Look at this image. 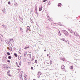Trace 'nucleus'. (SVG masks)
Masks as SVG:
<instances>
[{"mask_svg": "<svg viewBox=\"0 0 80 80\" xmlns=\"http://www.w3.org/2000/svg\"><path fill=\"white\" fill-rule=\"evenodd\" d=\"M8 45H9V47H12V44H11V43H8Z\"/></svg>", "mask_w": 80, "mask_h": 80, "instance_id": "obj_10", "label": "nucleus"}, {"mask_svg": "<svg viewBox=\"0 0 80 80\" xmlns=\"http://www.w3.org/2000/svg\"><path fill=\"white\" fill-rule=\"evenodd\" d=\"M63 61H65V59H63Z\"/></svg>", "mask_w": 80, "mask_h": 80, "instance_id": "obj_32", "label": "nucleus"}, {"mask_svg": "<svg viewBox=\"0 0 80 80\" xmlns=\"http://www.w3.org/2000/svg\"><path fill=\"white\" fill-rule=\"evenodd\" d=\"M31 54H29V58H31Z\"/></svg>", "mask_w": 80, "mask_h": 80, "instance_id": "obj_27", "label": "nucleus"}, {"mask_svg": "<svg viewBox=\"0 0 80 80\" xmlns=\"http://www.w3.org/2000/svg\"><path fill=\"white\" fill-rule=\"evenodd\" d=\"M8 58L9 59H11V58H12V57H11V56H9L8 57Z\"/></svg>", "mask_w": 80, "mask_h": 80, "instance_id": "obj_17", "label": "nucleus"}, {"mask_svg": "<svg viewBox=\"0 0 80 80\" xmlns=\"http://www.w3.org/2000/svg\"><path fill=\"white\" fill-rule=\"evenodd\" d=\"M35 63H37V60H35Z\"/></svg>", "mask_w": 80, "mask_h": 80, "instance_id": "obj_22", "label": "nucleus"}, {"mask_svg": "<svg viewBox=\"0 0 80 80\" xmlns=\"http://www.w3.org/2000/svg\"><path fill=\"white\" fill-rule=\"evenodd\" d=\"M47 1V0H44L43 1V2H46Z\"/></svg>", "mask_w": 80, "mask_h": 80, "instance_id": "obj_28", "label": "nucleus"}, {"mask_svg": "<svg viewBox=\"0 0 80 80\" xmlns=\"http://www.w3.org/2000/svg\"><path fill=\"white\" fill-rule=\"evenodd\" d=\"M24 79L25 80H27V76L26 75H25Z\"/></svg>", "mask_w": 80, "mask_h": 80, "instance_id": "obj_7", "label": "nucleus"}, {"mask_svg": "<svg viewBox=\"0 0 80 80\" xmlns=\"http://www.w3.org/2000/svg\"><path fill=\"white\" fill-rule=\"evenodd\" d=\"M8 75L9 76V77H12V75L9 74Z\"/></svg>", "mask_w": 80, "mask_h": 80, "instance_id": "obj_30", "label": "nucleus"}, {"mask_svg": "<svg viewBox=\"0 0 80 80\" xmlns=\"http://www.w3.org/2000/svg\"><path fill=\"white\" fill-rule=\"evenodd\" d=\"M10 73V71H8L7 72V74H9V73Z\"/></svg>", "mask_w": 80, "mask_h": 80, "instance_id": "obj_23", "label": "nucleus"}, {"mask_svg": "<svg viewBox=\"0 0 80 80\" xmlns=\"http://www.w3.org/2000/svg\"><path fill=\"white\" fill-rule=\"evenodd\" d=\"M74 35H76V36H78L79 35L78 34H77V33L76 32H74Z\"/></svg>", "mask_w": 80, "mask_h": 80, "instance_id": "obj_8", "label": "nucleus"}, {"mask_svg": "<svg viewBox=\"0 0 80 80\" xmlns=\"http://www.w3.org/2000/svg\"><path fill=\"white\" fill-rule=\"evenodd\" d=\"M16 64H17V65H18V63L17 62H16Z\"/></svg>", "mask_w": 80, "mask_h": 80, "instance_id": "obj_36", "label": "nucleus"}, {"mask_svg": "<svg viewBox=\"0 0 80 80\" xmlns=\"http://www.w3.org/2000/svg\"><path fill=\"white\" fill-rule=\"evenodd\" d=\"M47 20H49L50 19V17H49V16H48L47 17Z\"/></svg>", "mask_w": 80, "mask_h": 80, "instance_id": "obj_14", "label": "nucleus"}, {"mask_svg": "<svg viewBox=\"0 0 80 80\" xmlns=\"http://www.w3.org/2000/svg\"><path fill=\"white\" fill-rule=\"evenodd\" d=\"M33 80H35V79H33Z\"/></svg>", "mask_w": 80, "mask_h": 80, "instance_id": "obj_39", "label": "nucleus"}, {"mask_svg": "<svg viewBox=\"0 0 80 80\" xmlns=\"http://www.w3.org/2000/svg\"><path fill=\"white\" fill-rule=\"evenodd\" d=\"M27 56V52H25L24 53V57H26Z\"/></svg>", "mask_w": 80, "mask_h": 80, "instance_id": "obj_20", "label": "nucleus"}, {"mask_svg": "<svg viewBox=\"0 0 80 80\" xmlns=\"http://www.w3.org/2000/svg\"><path fill=\"white\" fill-rule=\"evenodd\" d=\"M70 32L71 33H73V31L72 30H70Z\"/></svg>", "mask_w": 80, "mask_h": 80, "instance_id": "obj_16", "label": "nucleus"}, {"mask_svg": "<svg viewBox=\"0 0 80 80\" xmlns=\"http://www.w3.org/2000/svg\"><path fill=\"white\" fill-rule=\"evenodd\" d=\"M20 30H21V32H23V30L22 28H21L20 29Z\"/></svg>", "mask_w": 80, "mask_h": 80, "instance_id": "obj_21", "label": "nucleus"}, {"mask_svg": "<svg viewBox=\"0 0 80 80\" xmlns=\"http://www.w3.org/2000/svg\"><path fill=\"white\" fill-rule=\"evenodd\" d=\"M31 70H32L33 69V68L32 67H31Z\"/></svg>", "mask_w": 80, "mask_h": 80, "instance_id": "obj_29", "label": "nucleus"}, {"mask_svg": "<svg viewBox=\"0 0 80 80\" xmlns=\"http://www.w3.org/2000/svg\"><path fill=\"white\" fill-rule=\"evenodd\" d=\"M70 68H71V69H73V67L72 66H71L70 67Z\"/></svg>", "mask_w": 80, "mask_h": 80, "instance_id": "obj_18", "label": "nucleus"}, {"mask_svg": "<svg viewBox=\"0 0 80 80\" xmlns=\"http://www.w3.org/2000/svg\"><path fill=\"white\" fill-rule=\"evenodd\" d=\"M27 30H30V28L29 26H28L27 27Z\"/></svg>", "mask_w": 80, "mask_h": 80, "instance_id": "obj_13", "label": "nucleus"}, {"mask_svg": "<svg viewBox=\"0 0 80 80\" xmlns=\"http://www.w3.org/2000/svg\"><path fill=\"white\" fill-rule=\"evenodd\" d=\"M61 5H62V4L59 3L58 5V7H61Z\"/></svg>", "mask_w": 80, "mask_h": 80, "instance_id": "obj_12", "label": "nucleus"}, {"mask_svg": "<svg viewBox=\"0 0 80 80\" xmlns=\"http://www.w3.org/2000/svg\"><path fill=\"white\" fill-rule=\"evenodd\" d=\"M49 58H50V56H49Z\"/></svg>", "mask_w": 80, "mask_h": 80, "instance_id": "obj_38", "label": "nucleus"}, {"mask_svg": "<svg viewBox=\"0 0 80 80\" xmlns=\"http://www.w3.org/2000/svg\"><path fill=\"white\" fill-rule=\"evenodd\" d=\"M32 60H34V58H32Z\"/></svg>", "mask_w": 80, "mask_h": 80, "instance_id": "obj_35", "label": "nucleus"}, {"mask_svg": "<svg viewBox=\"0 0 80 80\" xmlns=\"http://www.w3.org/2000/svg\"><path fill=\"white\" fill-rule=\"evenodd\" d=\"M47 56H48V57L49 56H50V55H49V54H47Z\"/></svg>", "mask_w": 80, "mask_h": 80, "instance_id": "obj_31", "label": "nucleus"}, {"mask_svg": "<svg viewBox=\"0 0 80 80\" xmlns=\"http://www.w3.org/2000/svg\"><path fill=\"white\" fill-rule=\"evenodd\" d=\"M38 74L39 75H42V73L40 72H39L38 73Z\"/></svg>", "mask_w": 80, "mask_h": 80, "instance_id": "obj_15", "label": "nucleus"}, {"mask_svg": "<svg viewBox=\"0 0 80 80\" xmlns=\"http://www.w3.org/2000/svg\"><path fill=\"white\" fill-rule=\"evenodd\" d=\"M44 52H46V50H44Z\"/></svg>", "mask_w": 80, "mask_h": 80, "instance_id": "obj_37", "label": "nucleus"}, {"mask_svg": "<svg viewBox=\"0 0 80 80\" xmlns=\"http://www.w3.org/2000/svg\"><path fill=\"white\" fill-rule=\"evenodd\" d=\"M27 48H30V47H29V46H28L27 47H26L25 48H24V49H27Z\"/></svg>", "mask_w": 80, "mask_h": 80, "instance_id": "obj_9", "label": "nucleus"}, {"mask_svg": "<svg viewBox=\"0 0 80 80\" xmlns=\"http://www.w3.org/2000/svg\"><path fill=\"white\" fill-rule=\"evenodd\" d=\"M7 62H8L9 63H10V60H7Z\"/></svg>", "mask_w": 80, "mask_h": 80, "instance_id": "obj_24", "label": "nucleus"}, {"mask_svg": "<svg viewBox=\"0 0 80 80\" xmlns=\"http://www.w3.org/2000/svg\"><path fill=\"white\" fill-rule=\"evenodd\" d=\"M62 32H64V34H65V35H67L68 34V32L65 30H62Z\"/></svg>", "mask_w": 80, "mask_h": 80, "instance_id": "obj_1", "label": "nucleus"}, {"mask_svg": "<svg viewBox=\"0 0 80 80\" xmlns=\"http://www.w3.org/2000/svg\"><path fill=\"white\" fill-rule=\"evenodd\" d=\"M8 49L10 52H12V48H9L8 47Z\"/></svg>", "mask_w": 80, "mask_h": 80, "instance_id": "obj_3", "label": "nucleus"}, {"mask_svg": "<svg viewBox=\"0 0 80 80\" xmlns=\"http://www.w3.org/2000/svg\"><path fill=\"white\" fill-rule=\"evenodd\" d=\"M68 19L69 20L70 19V18H69V17H68Z\"/></svg>", "mask_w": 80, "mask_h": 80, "instance_id": "obj_34", "label": "nucleus"}, {"mask_svg": "<svg viewBox=\"0 0 80 80\" xmlns=\"http://www.w3.org/2000/svg\"><path fill=\"white\" fill-rule=\"evenodd\" d=\"M14 56H15V57H18V55H17V54L15 53H14Z\"/></svg>", "mask_w": 80, "mask_h": 80, "instance_id": "obj_11", "label": "nucleus"}, {"mask_svg": "<svg viewBox=\"0 0 80 80\" xmlns=\"http://www.w3.org/2000/svg\"><path fill=\"white\" fill-rule=\"evenodd\" d=\"M42 7H41V8H39V10L40 12L42 11Z\"/></svg>", "mask_w": 80, "mask_h": 80, "instance_id": "obj_6", "label": "nucleus"}, {"mask_svg": "<svg viewBox=\"0 0 80 80\" xmlns=\"http://www.w3.org/2000/svg\"><path fill=\"white\" fill-rule=\"evenodd\" d=\"M37 7H36L35 8V12H36L37 13Z\"/></svg>", "mask_w": 80, "mask_h": 80, "instance_id": "obj_4", "label": "nucleus"}, {"mask_svg": "<svg viewBox=\"0 0 80 80\" xmlns=\"http://www.w3.org/2000/svg\"><path fill=\"white\" fill-rule=\"evenodd\" d=\"M52 19H50L49 20V21H50V22H51L52 21Z\"/></svg>", "mask_w": 80, "mask_h": 80, "instance_id": "obj_26", "label": "nucleus"}, {"mask_svg": "<svg viewBox=\"0 0 80 80\" xmlns=\"http://www.w3.org/2000/svg\"><path fill=\"white\" fill-rule=\"evenodd\" d=\"M13 41V39H12L10 38L9 39V42H10V43H12Z\"/></svg>", "mask_w": 80, "mask_h": 80, "instance_id": "obj_5", "label": "nucleus"}, {"mask_svg": "<svg viewBox=\"0 0 80 80\" xmlns=\"http://www.w3.org/2000/svg\"><path fill=\"white\" fill-rule=\"evenodd\" d=\"M7 54L8 55H10V52H7Z\"/></svg>", "mask_w": 80, "mask_h": 80, "instance_id": "obj_19", "label": "nucleus"}, {"mask_svg": "<svg viewBox=\"0 0 80 80\" xmlns=\"http://www.w3.org/2000/svg\"><path fill=\"white\" fill-rule=\"evenodd\" d=\"M4 60H5V59Z\"/></svg>", "mask_w": 80, "mask_h": 80, "instance_id": "obj_40", "label": "nucleus"}, {"mask_svg": "<svg viewBox=\"0 0 80 80\" xmlns=\"http://www.w3.org/2000/svg\"><path fill=\"white\" fill-rule=\"evenodd\" d=\"M61 68L62 69V70L64 71V72H66V70L65 69V66L64 65H62L61 67Z\"/></svg>", "mask_w": 80, "mask_h": 80, "instance_id": "obj_2", "label": "nucleus"}, {"mask_svg": "<svg viewBox=\"0 0 80 80\" xmlns=\"http://www.w3.org/2000/svg\"><path fill=\"white\" fill-rule=\"evenodd\" d=\"M8 4H9V5H10V3H11L10 2H8Z\"/></svg>", "mask_w": 80, "mask_h": 80, "instance_id": "obj_25", "label": "nucleus"}, {"mask_svg": "<svg viewBox=\"0 0 80 80\" xmlns=\"http://www.w3.org/2000/svg\"><path fill=\"white\" fill-rule=\"evenodd\" d=\"M17 65L18 66V67H20V66L18 65Z\"/></svg>", "mask_w": 80, "mask_h": 80, "instance_id": "obj_33", "label": "nucleus"}]
</instances>
